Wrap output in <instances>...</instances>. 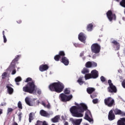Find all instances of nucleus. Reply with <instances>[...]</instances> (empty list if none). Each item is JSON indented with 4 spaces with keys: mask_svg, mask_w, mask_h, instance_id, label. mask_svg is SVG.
<instances>
[{
    "mask_svg": "<svg viewBox=\"0 0 125 125\" xmlns=\"http://www.w3.org/2000/svg\"><path fill=\"white\" fill-rule=\"evenodd\" d=\"M76 105L72 106L70 108V112L73 117L76 118H82L83 117V114L82 113H83L85 111L87 110V106L84 103L75 104Z\"/></svg>",
    "mask_w": 125,
    "mask_h": 125,
    "instance_id": "nucleus-1",
    "label": "nucleus"
},
{
    "mask_svg": "<svg viewBox=\"0 0 125 125\" xmlns=\"http://www.w3.org/2000/svg\"><path fill=\"white\" fill-rule=\"evenodd\" d=\"M64 87V84L61 83V82L54 83L49 86V88L51 91H55L57 93L62 92Z\"/></svg>",
    "mask_w": 125,
    "mask_h": 125,
    "instance_id": "nucleus-2",
    "label": "nucleus"
},
{
    "mask_svg": "<svg viewBox=\"0 0 125 125\" xmlns=\"http://www.w3.org/2000/svg\"><path fill=\"white\" fill-rule=\"evenodd\" d=\"M23 91L24 92H28L32 94L36 90V85H35V82H32L28 83L25 86L22 88Z\"/></svg>",
    "mask_w": 125,
    "mask_h": 125,
    "instance_id": "nucleus-3",
    "label": "nucleus"
},
{
    "mask_svg": "<svg viewBox=\"0 0 125 125\" xmlns=\"http://www.w3.org/2000/svg\"><path fill=\"white\" fill-rule=\"evenodd\" d=\"M91 50L93 53L98 54V53H100V50H101V46L98 43H95L91 46Z\"/></svg>",
    "mask_w": 125,
    "mask_h": 125,
    "instance_id": "nucleus-4",
    "label": "nucleus"
},
{
    "mask_svg": "<svg viewBox=\"0 0 125 125\" xmlns=\"http://www.w3.org/2000/svg\"><path fill=\"white\" fill-rule=\"evenodd\" d=\"M108 83L109 86L107 88L108 92H110V93H116L117 91V87L116 86L114 85L113 83H112V81L111 80H108Z\"/></svg>",
    "mask_w": 125,
    "mask_h": 125,
    "instance_id": "nucleus-5",
    "label": "nucleus"
},
{
    "mask_svg": "<svg viewBox=\"0 0 125 125\" xmlns=\"http://www.w3.org/2000/svg\"><path fill=\"white\" fill-rule=\"evenodd\" d=\"M104 103L107 107L115 106V100L111 97L105 98L104 100Z\"/></svg>",
    "mask_w": 125,
    "mask_h": 125,
    "instance_id": "nucleus-6",
    "label": "nucleus"
},
{
    "mask_svg": "<svg viewBox=\"0 0 125 125\" xmlns=\"http://www.w3.org/2000/svg\"><path fill=\"white\" fill-rule=\"evenodd\" d=\"M59 97L60 100H61L62 102H67L70 101V100L73 98V96L72 95L67 96L64 93H61L60 94Z\"/></svg>",
    "mask_w": 125,
    "mask_h": 125,
    "instance_id": "nucleus-7",
    "label": "nucleus"
},
{
    "mask_svg": "<svg viewBox=\"0 0 125 125\" xmlns=\"http://www.w3.org/2000/svg\"><path fill=\"white\" fill-rule=\"evenodd\" d=\"M106 17L110 22H112V20H116V14L113 13L112 10H109L106 12Z\"/></svg>",
    "mask_w": 125,
    "mask_h": 125,
    "instance_id": "nucleus-8",
    "label": "nucleus"
},
{
    "mask_svg": "<svg viewBox=\"0 0 125 125\" xmlns=\"http://www.w3.org/2000/svg\"><path fill=\"white\" fill-rule=\"evenodd\" d=\"M90 117H92V115H91V112H90V111H89V110H87L85 114L84 119L85 120L88 121V122H89V123H91L93 120L90 118Z\"/></svg>",
    "mask_w": 125,
    "mask_h": 125,
    "instance_id": "nucleus-9",
    "label": "nucleus"
},
{
    "mask_svg": "<svg viewBox=\"0 0 125 125\" xmlns=\"http://www.w3.org/2000/svg\"><path fill=\"white\" fill-rule=\"evenodd\" d=\"M69 120L73 125H80L82 122H83V119H74L73 118H70Z\"/></svg>",
    "mask_w": 125,
    "mask_h": 125,
    "instance_id": "nucleus-10",
    "label": "nucleus"
},
{
    "mask_svg": "<svg viewBox=\"0 0 125 125\" xmlns=\"http://www.w3.org/2000/svg\"><path fill=\"white\" fill-rule=\"evenodd\" d=\"M78 39L80 42H83V43H85V40H86V37H85V35L83 34V33H80L78 35Z\"/></svg>",
    "mask_w": 125,
    "mask_h": 125,
    "instance_id": "nucleus-11",
    "label": "nucleus"
},
{
    "mask_svg": "<svg viewBox=\"0 0 125 125\" xmlns=\"http://www.w3.org/2000/svg\"><path fill=\"white\" fill-rule=\"evenodd\" d=\"M115 114L113 112V110H110L108 113V119L109 121H114L116 119V116Z\"/></svg>",
    "mask_w": 125,
    "mask_h": 125,
    "instance_id": "nucleus-12",
    "label": "nucleus"
},
{
    "mask_svg": "<svg viewBox=\"0 0 125 125\" xmlns=\"http://www.w3.org/2000/svg\"><path fill=\"white\" fill-rule=\"evenodd\" d=\"M112 110L114 113V115H121L122 116H125V112L122 111V110L119 109V108H115Z\"/></svg>",
    "mask_w": 125,
    "mask_h": 125,
    "instance_id": "nucleus-13",
    "label": "nucleus"
},
{
    "mask_svg": "<svg viewBox=\"0 0 125 125\" xmlns=\"http://www.w3.org/2000/svg\"><path fill=\"white\" fill-rule=\"evenodd\" d=\"M91 75L92 79H97L99 76L98 71L96 70V69H94L91 71Z\"/></svg>",
    "mask_w": 125,
    "mask_h": 125,
    "instance_id": "nucleus-14",
    "label": "nucleus"
},
{
    "mask_svg": "<svg viewBox=\"0 0 125 125\" xmlns=\"http://www.w3.org/2000/svg\"><path fill=\"white\" fill-rule=\"evenodd\" d=\"M61 62L62 63H63L65 66H68L69 65V59L67 58L66 57H62L61 59Z\"/></svg>",
    "mask_w": 125,
    "mask_h": 125,
    "instance_id": "nucleus-15",
    "label": "nucleus"
},
{
    "mask_svg": "<svg viewBox=\"0 0 125 125\" xmlns=\"http://www.w3.org/2000/svg\"><path fill=\"white\" fill-rule=\"evenodd\" d=\"M40 114L41 116L42 117H46L49 118L50 117V114L48 113L46 111L44 110L43 109H42L40 110Z\"/></svg>",
    "mask_w": 125,
    "mask_h": 125,
    "instance_id": "nucleus-16",
    "label": "nucleus"
},
{
    "mask_svg": "<svg viewBox=\"0 0 125 125\" xmlns=\"http://www.w3.org/2000/svg\"><path fill=\"white\" fill-rule=\"evenodd\" d=\"M48 68L49 67L47 64H42L40 65L39 67V70L41 71V72H44V71H46V70H48Z\"/></svg>",
    "mask_w": 125,
    "mask_h": 125,
    "instance_id": "nucleus-17",
    "label": "nucleus"
},
{
    "mask_svg": "<svg viewBox=\"0 0 125 125\" xmlns=\"http://www.w3.org/2000/svg\"><path fill=\"white\" fill-rule=\"evenodd\" d=\"M111 43L113 44L114 47L116 46V50H119L120 49V43H119L117 41L113 40L112 42H111Z\"/></svg>",
    "mask_w": 125,
    "mask_h": 125,
    "instance_id": "nucleus-18",
    "label": "nucleus"
},
{
    "mask_svg": "<svg viewBox=\"0 0 125 125\" xmlns=\"http://www.w3.org/2000/svg\"><path fill=\"white\" fill-rule=\"evenodd\" d=\"M20 55H17L16 57L11 62V65L13 67H15V64H16L17 62L19 60V58H20Z\"/></svg>",
    "mask_w": 125,
    "mask_h": 125,
    "instance_id": "nucleus-19",
    "label": "nucleus"
},
{
    "mask_svg": "<svg viewBox=\"0 0 125 125\" xmlns=\"http://www.w3.org/2000/svg\"><path fill=\"white\" fill-rule=\"evenodd\" d=\"M6 88H7L8 93H9L10 95H11V94H13V92H14L13 88L8 85H6Z\"/></svg>",
    "mask_w": 125,
    "mask_h": 125,
    "instance_id": "nucleus-20",
    "label": "nucleus"
},
{
    "mask_svg": "<svg viewBox=\"0 0 125 125\" xmlns=\"http://www.w3.org/2000/svg\"><path fill=\"white\" fill-rule=\"evenodd\" d=\"M117 125H125V118H121L117 122Z\"/></svg>",
    "mask_w": 125,
    "mask_h": 125,
    "instance_id": "nucleus-21",
    "label": "nucleus"
},
{
    "mask_svg": "<svg viewBox=\"0 0 125 125\" xmlns=\"http://www.w3.org/2000/svg\"><path fill=\"white\" fill-rule=\"evenodd\" d=\"M86 91L88 94H91L95 91V88L93 87H88L86 89Z\"/></svg>",
    "mask_w": 125,
    "mask_h": 125,
    "instance_id": "nucleus-22",
    "label": "nucleus"
},
{
    "mask_svg": "<svg viewBox=\"0 0 125 125\" xmlns=\"http://www.w3.org/2000/svg\"><path fill=\"white\" fill-rule=\"evenodd\" d=\"M59 119H60V116L57 115L53 118H52L51 121L53 123H58V122H59Z\"/></svg>",
    "mask_w": 125,
    "mask_h": 125,
    "instance_id": "nucleus-23",
    "label": "nucleus"
},
{
    "mask_svg": "<svg viewBox=\"0 0 125 125\" xmlns=\"http://www.w3.org/2000/svg\"><path fill=\"white\" fill-rule=\"evenodd\" d=\"M93 29V24L92 23H89L87 25L86 30L88 32H91Z\"/></svg>",
    "mask_w": 125,
    "mask_h": 125,
    "instance_id": "nucleus-24",
    "label": "nucleus"
},
{
    "mask_svg": "<svg viewBox=\"0 0 125 125\" xmlns=\"http://www.w3.org/2000/svg\"><path fill=\"white\" fill-rule=\"evenodd\" d=\"M35 125H48L46 123V121H37V124Z\"/></svg>",
    "mask_w": 125,
    "mask_h": 125,
    "instance_id": "nucleus-25",
    "label": "nucleus"
},
{
    "mask_svg": "<svg viewBox=\"0 0 125 125\" xmlns=\"http://www.w3.org/2000/svg\"><path fill=\"white\" fill-rule=\"evenodd\" d=\"M83 77H81L77 80V83H79L80 85H82V84H83V83H84V82L83 81Z\"/></svg>",
    "mask_w": 125,
    "mask_h": 125,
    "instance_id": "nucleus-26",
    "label": "nucleus"
},
{
    "mask_svg": "<svg viewBox=\"0 0 125 125\" xmlns=\"http://www.w3.org/2000/svg\"><path fill=\"white\" fill-rule=\"evenodd\" d=\"M34 113L33 112H31L29 115V123H32V121L34 120Z\"/></svg>",
    "mask_w": 125,
    "mask_h": 125,
    "instance_id": "nucleus-27",
    "label": "nucleus"
},
{
    "mask_svg": "<svg viewBox=\"0 0 125 125\" xmlns=\"http://www.w3.org/2000/svg\"><path fill=\"white\" fill-rule=\"evenodd\" d=\"M58 55L61 58H62V57H65V52H64V51H60Z\"/></svg>",
    "mask_w": 125,
    "mask_h": 125,
    "instance_id": "nucleus-28",
    "label": "nucleus"
},
{
    "mask_svg": "<svg viewBox=\"0 0 125 125\" xmlns=\"http://www.w3.org/2000/svg\"><path fill=\"white\" fill-rule=\"evenodd\" d=\"M85 66L86 68H91L92 67V62H87L85 63Z\"/></svg>",
    "mask_w": 125,
    "mask_h": 125,
    "instance_id": "nucleus-29",
    "label": "nucleus"
},
{
    "mask_svg": "<svg viewBox=\"0 0 125 125\" xmlns=\"http://www.w3.org/2000/svg\"><path fill=\"white\" fill-rule=\"evenodd\" d=\"M25 101L27 105H28V106H32V104H31V102L30 101V99L29 98V97L25 98Z\"/></svg>",
    "mask_w": 125,
    "mask_h": 125,
    "instance_id": "nucleus-30",
    "label": "nucleus"
},
{
    "mask_svg": "<svg viewBox=\"0 0 125 125\" xmlns=\"http://www.w3.org/2000/svg\"><path fill=\"white\" fill-rule=\"evenodd\" d=\"M85 80H89L90 79H92L91 76V74H86L84 76Z\"/></svg>",
    "mask_w": 125,
    "mask_h": 125,
    "instance_id": "nucleus-31",
    "label": "nucleus"
},
{
    "mask_svg": "<svg viewBox=\"0 0 125 125\" xmlns=\"http://www.w3.org/2000/svg\"><path fill=\"white\" fill-rule=\"evenodd\" d=\"M88 73H89V70L86 68H84L82 71V73L83 75H85V74H87Z\"/></svg>",
    "mask_w": 125,
    "mask_h": 125,
    "instance_id": "nucleus-32",
    "label": "nucleus"
},
{
    "mask_svg": "<svg viewBox=\"0 0 125 125\" xmlns=\"http://www.w3.org/2000/svg\"><path fill=\"white\" fill-rule=\"evenodd\" d=\"M90 97L92 98V99H93V98H95V97H97V94L96 92H93L92 94L90 95Z\"/></svg>",
    "mask_w": 125,
    "mask_h": 125,
    "instance_id": "nucleus-33",
    "label": "nucleus"
},
{
    "mask_svg": "<svg viewBox=\"0 0 125 125\" xmlns=\"http://www.w3.org/2000/svg\"><path fill=\"white\" fill-rule=\"evenodd\" d=\"M60 58H61L58 55H56L54 56V59L55 61L58 62L60 60Z\"/></svg>",
    "mask_w": 125,
    "mask_h": 125,
    "instance_id": "nucleus-34",
    "label": "nucleus"
},
{
    "mask_svg": "<svg viewBox=\"0 0 125 125\" xmlns=\"http://www.w3.org/2000/svg\"><path fill=\"white\" fill-rule=\"evenodd\" d=\"M18 107L19 109L22 110L23 109V106H22V103L21 101H19L18 103Z\"/></svg>",
    "mask_w": 125,
    "mask_h": 125,
    "instance_id": "nucleus-35",
    "label": "nucleus"
},
{
    "mask_svg": "<svg viewBox=\"0 0 125 125\" xmlns=\"http://www.w3.org/2000/svg\"><path fill=\"white\" fill-rule=\"evenodd\" d=\"M120 5L122 6V7H125V0H122L120 2Z\"/></svg>",
    "mask_w": 125,
    "mask_h": 125,
    "instance_id": "nucleus-36",
    "label": "nucleus"
},
{
    "mask_svg": "<svg viewBox=\"0 0 125 125\" xmlns=\"http://www.w3.org/2000/svg\"><path fill=\"white\" fill-rule=\"evenodd\" d=\"M63 92H64V94H70V93H71V91L68 89V88H65Z\"/></svg>",
    "mask_w": 125,
    "mask_h": 125,
    "instance_id": "nucleus-37",
    "label": "nucleus"
},
{
    "mask_svg": "<svg viewBox=\"0 0 125 125\" xmlns=\"http://www.w3.org/2000/svg\"><path fill=\"white\" fill-rule=\"evenodd\" d=\"M22 81V79L20 77H18L15 79L16 83H19V82H21Z\"/></svg>",
    "mask_w": 125,
    "mask_h": 125,
    "instance_id": "nucleus-38",
    "label": "nucleus"
},
{
    "mask_svg": "<svg viewBox=\"0 0 125 125\" xmlns=\"http://www.w3.org/2000/svg\"><path fill=\"white\" fill-rule=\"evenodd\" d=\"M100 79L101 82H102L103 83L106 82V78L104 77V76H101Z\"/></svg>",
    "mask_w": 125,
    "mask_h": 125,
    "instance_id": "nucleus-39",
    "label": "nucleus"
},
{
    "mask_svg": "<svg viewBox=\"0 0 125 125\" xmlns=\"http://www.w3.org/2000/svg\"><path fill=\"white\" fill-rule=\"evenodd\" d=\"M92 102L94 104H97V103H98V99H93Z\"/></svg>",
    "mask_w": 125,
    "mask_h": 125,
    "instance_id": "nucleus-40",
    "label": "nucleus"
},
{
    "mask_svg": "<svg viewBox=\"0 0 125 125\" xmlns=\"http://www.w3.org/2000/svg\"><path fill=\"white\" fill-rule=\"evenodd\" d=\"M92 67H97V63L94 62H92Z\"/></svg>",
    "mask_w": 125,
    "mask_h": 125,
    "instance_id": "nucleus-41",
    "label": "nucleus"
},
{
    "mask_svg": "<svg viewBox=\"0 0 125 125\" xmlns=\"http://www.w3.org/2000/svg\"><path fill=\"white\" fill-rule=\"evenodd\" d=\"M29 82H32V78H27L25 81V83H29Z\"/></svg>",
    "mask_w": 125,
    "mask_h": 125,
    "instance_id": "nucleus-42",
    "label": "nucleus"
},
{
    "mask_svg": "<svg viewBox=\"0 0 125 125\" xmlns=\"http://www.w3.org/2000/svg\"><path fill=\"white\" fill-rule=\"evenodd\" d=\"M13 111V109L12 108H8L7 109V113L8 114H9V113L12 112Z\"/></svg>",
    "mask_w": 125,
    "mask_h": 125,
    "instance_id": "nucleus-43",
    "label": "nucleus"
},
{
    "mask_svg": "<svg viewBox=\"0 0 125 125\" xmlns=\"http://www.w3.org/2000/svg\"><path fill=\"white\" fill-rule=\"evenodd\" d=\"M3 42L4 43L7 42V40L6 39V37H5V35L3 36Z\"/></svg>",
    "mask_w": 125,
    "mask_h": 125,
    "instance_id": "nucleus-44",
    "label": "nucleus"
},
{
    "mask_svg": "<svg viewBox=\"0 0 125 125\" xmlns=\"http://www.w3.org/2000/svg\"><path fill=\"white\" fill-rule=\"evenodd\" d=\"M122 86L125 88V80H124L122 83Z\"/></svg>",
    "mask_w": 125,
    "mask_h": 125,
    "instance_id": "nucleus-45",
    "label": "nucleus"
},
{
    "mask_svg": "<svg viewBox=\"0 0 125 125\" xmlns=\"http://www.w3.org/2000/svg\"><path fill=\"white\" fill-rule=\"evenodd\" d=\"M18 116H19V119L21 120V116H22V112H20L18 114Z\"/></svg>",
    "mask_w": 125,
    "mask_h": 125,
    "instance_id": "nucleus-46",
    "label": "nucleus"
},
{
    "mask_svg": "<svg viewBox=\"0 0 125 125\" xmlns=\"http://www.w3.org/2000/svg\"><path fill=\"white\" fill-rule=\"evenodd\" d=\"M37 92L39 95H41V94H42V91L40 89L38 90Z\"/></svg>",
    "mask_w": 125,
    "mask_h": 125,
    "instance_id": "nucleus-47",
    "label": "nucleus"
},
{
    "mask_svg": "<svg viewBox=\"0 0 125 125\" xmlns=\"http://www.w3.org/2000/svg\"><path fill=\"white\" fill-rule=\"evenodd\" d=\"M6 75H7V74L6 73V72H4V73L2 74V79H3V77H6Z\"/></svg>",
    "mask_w": 125,
    "mask_h": 125,
    "instance_id": "nucleus-48",
    "label": "nucleus"
},
{
    "mask_svg": "<svg viewBox=\"0 0 125 125\" xmlns=\"http://www.w3.org/2000/svg\"><path fill=\"white\" fill-rule=\"evenodd\" d=\"M16 74V70H14L12 72V75H15Z\"/></svg>",
    "mask_w": 125,
    "mask_h": 125,
    "instance_id": "nucleus-49",
    "label": "nucleus"
},
{
    "mask_svg": "<svg viewBox=\"0 0 125 125\" xmlns=\"http://www.w3.org/2000/svg\"><path fill=\"white\" fill-rule=\"evenodd\" d=\"M17 23H18L19 24H21V23H22V21L19 20L17 21Z\"/></svg>",
    "mask_w": 125,
    "mask_h": 125,
    "instance_id": "nucleus-50",
    "label": "nucleus"
},
{
    "mask_svg": "<svg viewBox=\"0 0 125 125\" xmlns=\"http://www.w3.org/2000/svg\"><path fill=\"white\" fill-rule=\"evenodd\" d=\"M42 105H43L44 107H46V104H45V103H42Z\"/></svg>",
    "mask_w": 125,
    "mask_h": 125,
    "instance_id": "nucleus-51",
    "label": "nucleus"
},
{
    "mask_svg": "<svg viewBox=\"0 0 125 125\" xmlns=\"http://www.w3.org/2000/svg\"><path fill=\"white\" fill-rule=\"evenodd\" d=\"M2 114V109L0 108V116Z\"/></svg>",
    "mask_w": 125,
    "mask_h": 125,
    "instance_id": "nucleus-52",
    "label": "nucleus"
},
{
    "mask_svg": "<svg viewBox=\"0 0 125 125\" xmlns=\"http://www.w3.org/2000/svg\"><path fill=\"white\" fill-rule=\"evenodd\" d=\"M64 125H69V123H68V122H65V123H64Z\"/></svg>",
    "mask_w": 125,
    "mask_h": 125,
    "instance_id": "nucleus-53",
    "label": "nucleus"
},
{
    "mask_svg": "<svg viewBox=\"0 0 125 125\" xmlns=\"http://www.w3.org/2000/svg\"><path fill=\"white\" fill-rule=\"evenodd\" d=\"M46 107H47V108H50V104H48L46 105Z\"/></svg>",
    "mask_w": 125,
    "mask_h": 125,
    "instance_id": "nucleus-54",
    "label": "nucleus"
},
{
    "mask_svg": "<svg viewBox=\"0 0 125 125\" xmlns=\"http://www.w3.org/2000/svg\"><path fill=\"white\" fill-rule=\"evenodd\" d=\"M62 120H63V121H65V117L63 116H62Z\"/></svg>",
    "mask_w": 125,
    "mask_h": 125,
    "instance_id": "nucleus-55",
    "label": "nucleus"
},
{
    "mask_svg": "<svg viewBox=\"0 0 125 125\" xmlns=\"http://www.w3.org/2000/svg\"><path fill=\"white\" fill-rule=\"evenodd\" d=\"M80 56H81V57L83 56V53H81Z\"/></svg>",
    "mask_w": 125,
    "mask_h": 125,
    "instance_id": "nucleus-56",
    "label": "nucleus"
},
{
    "mask_svg": "<svg viewBox=\"0 0 125 125\" xmlns=\"http://www.w3.org/2000/svg\"><path fill=\"white\" fill-rule=\"evenodd\" d=\"M13 125H18V124H17V123H16V122H15V123L13 124Z\"/></svg>",
    "mask_w": 125,
    "mask_h": 125,
    "instance_id": "nucleus-57",
    "label": "nucleus"
},
{
    "mask_svg": "<svg viewBox=\"0 0 125 125\" xmlns=\"http://www.w3.org/2000/svg\"><path fill=\"white\" fill-rule=\"evenodd\" d=\"M16 84H17V85H19V84H20V83H19V82H16Z\"/></svg>",
    "mask_w": 125,
    "mask_h": 125,
    "instance_id": "nucleus-58",
    "label": "nucleus"
},
{
    "mask_svg": "<svg viewBox=\"0 0 125 125\" xmlns=\"http://www.w3.org/2000/svg\"><path fill=\"white\" fill-rule=\"evenodd\" d=\"M2 35H3V36H5V35H4V31H2Z\"/></svg>",
    "mask_w": 125,
    "mask_h": 125,
    "instance_id": "nucleus-59",
    "label": "nucleus"
},
{
    "mask_svg": "<svg viewBox=\"0 0 125 125\" xmlns=\"http://www.w3.org/2000/svg\"><path fill=\"white\" fill-rule=\"evenodd\" d=\"M122 19L123 20H124V21H125V17H123Z\"/></svg>",
    "mask_w": 125,
    "mask_h": 125,
    "instance_id": "nucleus-60",
    "label": "nucleus"
},
{
    "mask_svg": "<svg viewBox=\"0 0 125 125\" xmlns=\"http://www.w3.org/2000/svg\"><path fill=\"white\" fill-rule=\"evenodd\" d=\"M115 0V1H119L120 0Z\"/></svg>",
    "mask_w": 125,
    "mask_h": 125,
    "instance_id": "nucleus-61",
    "label": "nucleus"
},
{
    "mask_svg": "<svg viewBox=\"0 0 125 125\" xmlns=\"http://www.w3.org/2000/svg\"><path fill=\"white\" fill-rule=\"evenodd\" d=\"M124 53H125V49L124 50Z\"/></svg>",
    "mask_w": 125,
    "mask_h": 125,
    "instance_id": "nucleus-62",
    "label": "nucleus"
},
{
    "mask_svg": "<svg viewBox=\"0 0 125 125\" xmlns=\"http://www.w3.org/2000/svg\"><path fill=\"white\" fill-rule=\"evenodd\" d=\"M98 42H100V39L98 40Z\"/></svg>",
    "mask_w": 125,
    "mask_h": 125,
    "instance_id": "nucleus-63",
    "label": "nucleus"
},
{
    "mask_svg": "<svg viewBox=\"0 0 125 125\" xmlns=\"http://www.w3.org/2000/svg\"><path fill=\"white\" fill-rule=\"evenodd\" d=\"M93 58H95V57H94V56H93Z\"/></svg>",
    "mask_w": 125,
    "mask_h": 125,
    "instance_id": "nucleus-64",
    "label": "nucleus"
}]
</instances>
